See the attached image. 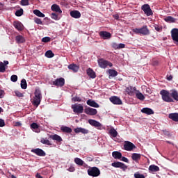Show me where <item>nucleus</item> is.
I'll use <instances>...</instances> for the list:
<instances>
[{
    "instance_id": "obj_54",
    "label": "nucleus",
    "mask_w": 178,
    "mask_h": 178,
    "mask_svg": "<svg viewBox=\"0 0 178 178\" xmlns=\"http://www.w3.org/2000/svg\"><path fill=\"white\" fill-rule=\"evenodd\" d=\"M67 170H68V172H74V170H76V168H74V165H70V167L67 168Z\"/></svg>"
},
{
    "instance_id": "obj_8",
    "label": "nucleus",
    "mask_w": 178,
    "mask_h": 178,
    "mask_svg": "<svg viewBox=\"0 0 178 178\" xmlns=\"http://www.w3.org/2000/svg\"><path fill=\"white\" fill-rule=\"evenodd\" d=\"M88 123L89 124H90V126H93V127H95L96 129H97V130L102 129V124H101V122L95 120L90 119L88 120Z\"/></svg>"
},
{
    "instance_id": "obj_20",
    "label": "nucleus",
    "mask_w": 178,
    "mask_h": 178,
    "mask_svg": "<svg viewBox=\"0 0 178 178\" xmlns=\"http://www.w3.org/2000/svg\"><path fill=\"white\" fill-rule=\"evenodd\" d=\"M87 105H88L89 106H92V108H99V104H98V103H96L95 101L89 99L87 102H86Z\"/></svg>"
},
{
    "instance_id": "obj_57",
    "label": "nucleus",
    "mask_w": 178,
    "mask_h": 178,
    "mask_svg": "<svg viewBox=\"0 0 178 178\" xmlns=\"http://www.w3.org/2000/svg\"><path fill=\"white\" fill-rule=\"evenodd\" d=\"M5 126V121L2 119H0V127H3Z\"/></svg>"
},
{
    "instance_id": "obj_32",
    "label": "nucleus",
    "mask_w": 178,
    "mask_h": 178,
    "mask_svg": "<svg viewBox=\"0 0 178 178\" xmlns=\"http://www.w3.org/2000/svg\"><path fill=\"white\" fill-rule=\"evenodd\" d=\"M112 156L115 159H122V153L120 152H113Z\"/></svg>"
},
{
    "instance_id": "obj_61",
    "label": "nucleus",
    "mask_w": 178,
    "mask_h": 178,
    "mask_svg": "<svg viewBox=\"0 0 178 178\" xmlns=\"http://www.w3.org/2000/svg\"><path fill=\"white\" fill-rule=\"evenodd\" d=\"M165 136H168L169 137V136H170V133H169V131H163Z\"/></svg>"
},
{
    "instance_id": "obj_4",
    "label": "nucleus",
    "mask_w": 178,
    "mask_h": 178,
    "mask_svg": "<svg viewBox=\"0 0 178 178\" xmlns=\"http://www.w3.org/2000/svg\"><path fill=\"white\" fill-rule=\"evenodd\" d=\"M71 108L74 112V113H76L77 115L80 113H83L84 112V106L81 104H74L71 106Z\"/></svg>"
},
{
    "instance_id": "obj_7",
    "label": "nucleus",
    "mask_w": 178,
    "mask_h": 178,
    "mask_svg": "<svg viewBox=\"0 0 178 178\" xmlns=\"http://www.w3.org/2000/svg\"><path fill=\"white\" fill-rule=\"evenodd\" d=\"M141 9L146 16H152V15H154L152 10H151V6H149V4L143 5Z\"/></svg>"
},
{
    "instance_id": "obj_52",
    "label": "nucleus",
    "mask_w": 178,
    "mask_h": 178,
    "mask_svg": "<svg viewBox=\"0 0 178 178\" xmlns=\"http://www.w3.org/2000/svg\"><path fill=\"white\" fill-rule=\"evenodd\" d=\"M34 22L36 24H42V21H41V19L40 18H35Z\"/></svg>"
},
{
    "instance_id": "obj_27",
    "label": "nucleus",
    "mask_w": 178,
    "mask_h": 178,
    "mask_svg": "<svg viewBox=\"0 0 178 178\" xmlns=\"http://www.w3.org/2000/svg\"><path fill=\"white\" fill-rule=\"evenodd\" d=\"M15 41L17 44H23V42H26V39L24 37L19 35L15 37Z\"/></svg>"
},
{
    "instance_id": "obj_23",
    "label": "nucleus",
    "mask_w": 178,
    "mask_h": 178,
    "mask_svg": "<svg viewBox=\"0 0 178 178\" xmlns=\"http://www.w3.org/2000/svg\"><path fill=\"white\" fill-rule=\"evenodd\" d=\"M13 26L17 29V30H18V31H22L24 28L23 24L19 21L14 22Z\"/></svg>"
},
{
    "instance_id": "obj_13",
    "label": "nucleus",
    "mask_w": 178,
    "mask_h": 178,
    "mask_svg": "<svg viewBox=\"0 0 178 178\" xmlns=\"http://www.w3.org/2000/svg\"><path fill=\"white\" fill-rule=\"evenodd\" d=\"M111 166L113 168H119L120 169H122V170L127 169V166L124 163L119 161L112 163Z\"/></svg>"
},
{
    "instance_id": "obj_63",
    "label": "nucleus",
    "mask_w": 178,
    "mask_h": 178,
    "mask_svg": "<svg viewBox=\"0 0 178 178\" xmlns=\"http://www.w3.org/2000/svg\"><path fill=\"white\" fill-rule=\"evenodd\" d=\"M7 65H9V61L4 60V65L6 67Z\"/></svg>"
},
{
    "instance_id": "obj_10",
    "label": "nucleus",
    "mask_w": 178,
    "mask_h": 178,
    "mask_svg": "<svg viewBox=\"0 0 178 178\" xmlns=\"http://www.w3.org/2000/svg\"><path fill=\"white\" fill-rule=\"evenodd\" d=\"M136 148V145L130 141H125L124 143V149L125 151H133Z\"/></svg>"
},
{
    "instance_id": "obj_26",
    "label": "nucleus",
    "mask_w": 178,
    "mask_h": 178,
    "mask_svg": "<svg viewBox=\"0 0 178 178\" xmlns=\"http://www.w3.org/2000/svg\"><path fill=\"white\" fill-rule=\"evenodd\" d=\"M149 173H154L155 172H159V167L155 165H151L149 167Z\"/></svg>"
},
{
    "instance_id": "obj_18",
    "label": "nucleus",
    "mask_w": 178,
    "mask_h": 178,
    "mask_svg": "<svg viewBox=\"0 0 178 178\" xmlns=\"http://www.w3.org/2000/svg\"><path fill=\"white\" fill-rule=\"evenodd\" d=\"M74 133L79 134L82 133V134H88L90 133V131L86 128L82 127H77L74 129Z\"/></svg>"
},
{
    "instance_id": "obj_14",
    "label": "nucleus",
    "mask_w": 178,
    "mask_h": 178,
    "mask_svg": "<svg viewBox=\"0 0 178 178\" xmlns=\"http://www.w3.org/2000/svg\"><path fill=\"white\" fill-rule=\"evenodd\" d=\"M31 152H33V154H35L38 156H45V155H47V153H45L42 149L40 148L32 149Z\"/></svg>"
},
{
    "instance_id": "obj_40",
    "label": "nucleus",
    "mask_w": 178,
    "mask_h": 178,
    "mask_svg": "<svg viewBox=\"0 0 178 178\" xmlns=\"http://www.w3.org/2000/svg\"><path fill=\"white\" fill-rule=\"evenodd\" d=\"M33 13L34 15H35V16H38V17H45V15L41 13V11H40L39 10H34Z\"/></svg>"
},
{
    "instance_id": "obj_2",
    "label": "nucleus",
    "mask_w": 178,
    "mask_h": 178,
    "mask_svg": "<svg viewBox=\"0 0 178 178\" xmlns=\"http://www.w3.org/2000/svg\"><path fill=\"white\" fill-rule=\"evenodd\" d=\"M160 95L164 102H174L173 98H172V92L167 90H161L160 91Z\"/></svg>"
},
{
    "instance_id": "obj_28",
    "label": "nucleus",
    "mask_w": 178,
    "mask_h": 178,
    "mask_svg": "<svg viewBox=\"0 0 178 178\" xmlns=\"http://www.w3.org/2000/svg\"><path fill=\"white\" fill-rule=\"evenodd\" d=\"M88 76L90 77L91 79H95L97 77V75L95 74V72L92 70L91 68H88L86 71Z\"/></svg>"
},
{
    "instance_id": "obj_25",
    "label": "nucleus",
    "mask_w": 178,
    "mask_h": 178,
    "mask_svg": "<svg viewBox=\"0 0 178 178\" xmlns=\"http://www.w3.org/2000/svg\"><path fill=\"white\" fill-rule=\"evenodd\" d=\"M68 69L70 70H72V72H74V73H76V72H79V69H80V67H79V65H77L76 64H70L68 65Z\"/></svg>"
},
{
    "instance_id": "obj_24",
    "label": "nucleus",
    "mask_w": 178,
    "mask_h": 178,
    "mask_svg": "<svg viewBox=\"0 0 178 178\" xmlns=\"http://www.w3.org/2000/svg\"><path fill=\"white\" fill-rule=\"evenodd\" d=\"M51 9L53 12H56L57 13H62V10L60 9V7L58 6L57 4H53L51 7Z\"/></svg>"
},
{
    "instance_id": "obj_1",
    "label": "nucleus",
    "mask_w": 178,
    "mask_h": 178,
    "mask_svg": "<svg viewBox=\"0 0 178 178\" xmlns=\"http://www.w3.org/2000/svg\"><path fill=\"white\" fill-rule=\"evenodd\" d=\"M34 97L32 99V104L34 106L38 107L41 104V100L42 99V95L41 94V90L40 89H35L34 92Z\"/></svg>"
},
{
    "instance_id": "obj_55",
    "label": "nucleus",
    "mask_w": 178,
    "mask_h": 178,
    "mask_svg": "<svg viewBox=\"0 0 178 178\" xmlns=\"http://www.w3.org/2000/svg\"><path fill=\"white\" fill-rule=\"evenodd\" d=\"M112 47L114 49H118V46L119 44H118L117 43L115 42H113L112 43Z\"/></svg>"
},
{
    "instance_id": "obj_3",
    "label": "nucleus",
    "mask_w": 178,
    "mask_h": 178,
    "mask_svg": "<svg viewBox=\"0 0 178 178\" xmlns=\"http://www.w3.org/2000/svg\"><path fill=\"white\" fill-rule=\"evenodd\" d=\"M132 31L133 33H135V34H142V35H148L149 34V30H148L147 26H143L140 29H132Z\"/></svg>"
},
{
    "instance_id": "obj_9",
    "label": "nucleus",
    "mask_w": 178,
    "mask_h": 178,
    "mask_svg": "<svg viewBox=\"0 0 178 178\" xmlns=\"http://www.w3.org/2000/svg\"><path fill=\"white\" fill-rule=\"evenodd\" d=\"M171 38L174 44L178 45V29H173L171 31Z\"/></svg>"
},
{
    "instance_id": "obj_42",
    "label": "nucleus",
    "mask_w": 178,
    "mask_h": 178,
    "mask_svg": "<svg viewBox=\"0 0 178 178\" xmlns=\"http://www.w3.org/2000/svg\"><path fill=\"white\" fill-rule=\"evenodd\" d=\"M6 72V67L3 63H0V73H5Z\"/></svg>"
},
{
    "instance_id": "obj_46",
    "label": "nucleus",
    "mask_w": 178,
    "mask_h": 178,
    "mask_svg": "<svg viewBox=\"0 0 178 178\" xmlns=\"http://www.w3.org/2000/svg\"><path fill=\"white\" fill-rule=\"evenodd\" d=\"M72 102H81V98L80 97H74L72 98Z\"/></svg>"
},
{
    "instance_id": "obj_45",
    "label": "nucleus",
    "mask_w": 178,
    "mask_h": 178,
    "mask_svg": "<svg viewBox=\"0 0 178 178\" xmlns=\"http://www.w3.org/2000/svg\"><path fill=\"white\" fill-rule=\"evenodd\" d=\"M51 17L53 19V20H60V17L58 15H56V13H51Z\"/></svg>"
},
{
    "instance_id": "obj_53",
    "label": "nucleus",
    "mask_w": 178,
    "mask_h": 178,
    "mask_svg": "<svg viewBox=\"0 0 178 178\" xmlns=\"http://www.w3.org/2000/svg\"><path fill=\"white\" fill-rule=\"evenodd\" d=\"M42 42H49L51 41V38L49 37H44L42 39Z\"/></svg>"
},
{
    "instance_id": "obj_60",
    "label": "nucleus",
    "mask_w": 178,
    "mask_h": 178,
    "mask_svg": "<svg viewBox=\"0 0 178 178\" xmlns=\"http://www.w3.org/2000/svg\"><path fill=\"white\" fill-rule=\"evenodd\" d=\"M154 29L156 31H161V28L158 25H156Z\"/></svg>"
},
{
    "instance_id": "obj_35",
    "label": "nucleus",
    "mask_w": 178,
    "mask_h": 178,
    "mask_svg": "<svg viewBox=\"0 0 178 178\" xmlns=\"http://www.w3.org/2000/svg\"><path fill=\"white\" fill-rule=\"evenodd\" d=\"M74 161L78 166H83L86 163L81 159L77 157L74 159Z\"/></svg>"
},
{
    "instance_id": "obj_17",
    "label": "nucleus",
    "mask_w": 178,
    "mask_h": 178,
    "mask_svg": "<svg viewBox=\"0 0 178 178\" xmlns=\"http://www.w3.org/2000/svg\"><path fill=\"white\" fill-rule=\"evenodd\" d=\"M99 34L103 40H110L111 37H112L111 33L108 31H100Z\"/></svg>"
},
{
    "instance_id": "obj_41",
    "label": "nucleus",
    "mask_w": 178,
    "mask_h": 178,
    "mask_svg": "<svg viewBox=\"0 0 178 178\" xmlns=\"http://www.w3.org/2000/svg\"><path fill=\"white\" fill-rule=\"evenodd\" d=\"M21 88H22V90L27 88V81H26L24 79L21 81Z\"/></svg>"
},
{
    "instance_id": "obj_50",
    "label": "nucleus",
    "mask_w": 178,
    "mask_h": 178,
    "mask_svg": "<svg viewBox=\"0 0 178 178\" xmlns=\"http://www.w3.org/2000/svg\"><path fill=\"white\" fill-rule=\"evenodd\" d=\"M21 5L22 6H27L29 5V0H22L21 1Z\"/></svg>"
},
{
    "instance_id": "obj_5",
    "label": "nucleus",
    "mask_w": 178,
    "mask_h": 178,
    "mask_svg": "<svg viewBox=\"0 0 178 178\" xmlns=\"http://www.w3.org/2000/svg\"><path fill=\"white\" fill-rule=\"evenodd\" d=\"M88 175L92 177H98L101 175V170L97 167H92L88 170Z\"/></svg>"
},
{
    "instance_id": "obj_51",
    "label": "nucleus",
    "mask_w": 178,
    "mask_h": 178,
    "mask_svg": "<svg viewBox=\"0 0 178 178\" xmlns=\"http://www.w3.org/2000/svg\"><path fill=\"white\" fill-rule=\"evenodd\" d=\"M10 80L13 83H16V81H17V75H12L11 77H10Z\"/></svg>"
},
{
    "instance_id": "obj_38",
    "label": "nucleus",
    "mask_w": 178,
    "mask_h": 178,
    "mask_svg": "<svg viewBox=\"0 0 178 178\" xmlns=\"http://www.w3.org/2000/svg\"><path fill=\"white\" fill-rule=\"evenodd\" d=\"M108 74H109V79H111V77H116V76H118V72L115 70H109Z\"/></svg>"
},
{
    "instance_id": "obj_16",
    "label": "nucleus",
    "mask_w": 178,
    "mask_h": 178,
    "mask_svg": "<svg viewBox=\"0 0 178 178\" xmlns=\"http://www.w3.org/2000/svg\"><path fill=\"white\" fill-rule=\"evenodd\" d=\"M53 86H57L58 87H63L65 86V79L60 78L53 81Z\"/></svg>"
},
{
    "instance_id": "obj_62",
    "label": "nucleus",
    "mask_w": 178,
    "mask_h": 178,
    "mask_svg": "<svg viewBox=\"0 0 178 178\" xmlns=\"http://www.w3.org/2000/svg\"><path fill=\"white\" fill-rule=\"evenodd\" d=\"M35 177L37 178H42V176H41V175L40 173H37L35 175Z\"/></svg>"
},
{
    "instance_id": "obj_30",
    "label": "nucleus",
    "mask_w": 178,
    "mask_h": 178,
    "mask_svg": "<svg viewBox=\"0 0 178 178\" xmlns=\"http://www.w3.org/2000/svg\"><path fill=\"white\" fill-rule=\"evenodd\" d=\"M168 118L173 120L174 122H178V113H170Z\"/></svg>"
},
{
    "instance_id": "obj_37",
    "label": "nucleus",
    "mask_w": 178,
    "mask_h": 178,
    "mask_svg": "<svg viewBox=\"0 0 178 178\" xmlns=\"http://www.w3.org/2000/svg\"><path fill=\"white\" fill-rule=\"evenodd\" d=\"M165 22H166L167 23H175V22H176V19H175L172 16H168L166 17L165 18H164Z\"/></svg>"
},
{
    "instance_id": "obj_44",
    "label": "nucleus",
    "mask_w": 178,
    "mask_h": 178,
    "mask_svg": "<svg viewBox=\"0 0 178 178\" xmlns=\"http://www.w3.org/2000/svg\"><path fill=\"white\" fill-rule=\"evenodd\" d=\"M40 143H42V144H45L46 145H51V142L48 139L42 138Z\"/></svg>"
},
{
    "instance_id": "obj_21",
    "label": "nucleus",
    "mask_w": 178,
    "mask_h": 178,
    "mask_svg": "<svg viewBox=\"0 0 178 178\" xmlns=\"http://www.w3.org/2000/svg\"><path fill=\"white\" fill-rule=\"evenodd\" d=\"M31 129L33 130V131H35V133H40V131H41V129H40V125L35 122L31 124Z\"/></svg>"
},
{
    "instance_id": "obj_11",
    "label": "nucleus",
    "mask_w": 178,
    "mask_h": 178,
    "mask_svg": "<svg viewBox=\"0 0 178 178\" xmlns=\"http://www.w3.org/2000/svg\"><path fill=\"white\" fill-rule=\"evenodd\" d=\"M84 112L86 115H89V116H95L98 113L97 109L90 107L85 108Z\"/></svg>"
},
{
    "instance_id": "obj_12",
    "label": "nucleus",
    "mask_w": 178,
    "mask_h": 178,
    "mask_svg": "<svg viewBox=\"0 0 178 178\" xmlns=\"http://www.w3.org/2000/svg\"><path fill=\"white\" fill-rule=\"evenodd\" d=\"M109 100L114 105H122L123 104V102H122V99H120V98L118 97V96H112L109 98Z\"/></svg>"
},
{
    "instance_id": "obj_58",
    "label": "nucleus",
    "mask_w": 178,
    "mask_h": 178,
    "mask_svg": "<svg viewBox=\"0 0 178 178\" xmlns=\"http://www.w3.org/2000/svg\"><path fill=\"white\" fill-rule=\"evenodd\" d=\"M126 47V44L123 43H120L118 44V49H122V48H124Z\"/></svg>"
},
{
    "instance_id": "obj_56",
    "label": "nucleus",
    "mask_w": 178,
    "mask_h": 178,
    "mask_svg": "<svg viewBox=\"0 0 178 178\" xmlns=\"http://www.w3.org/2000/svg\"><path fill=\"white\" fill-rule=\"evenodd\" d=\"M121 161H122V162H126L127 163H129V159L124 156L121 157Z\"/></svg>"
},
{
    "instance_id": "obj_36",
    "label": "nucleus",
    "mask_w": 178,
    "mask_h": 178,
    "mask_svg": "<svg viewBox=\"0 0 178 178\" xmlns=\"http://www.w3.org/2000/svg\"><path fill=\"white\" fill-rule=\"evenodd\" d=\"M109 134L113 137V138H115V137H118V131L115 130L114 128H111L109 130Z\"/></svg>"
},
{
    "instance_id": "obj_15",
    "label": "nucleus",
    "mask_w": 178,
    "mask_h": 178,
    "mask_svg": "<svg viewBox=\"0 0 178 178\" xmlns=\"http://www.w3.org/2000/svg\"><path fill=\"white\" fill-rule=\"evenodd\" d=\"M125 92L128 94V95L133 97V95H134V92H137V88L136 87L129 86L126 88Z\"/></svg>"
},
{
    "instance_id": "obj_29",
    "label": "nucleus",
    "mask_w": 178,
    "mask_h": 178,
    "mask_svg": "<svg viewBox=\"0 0 178 178\" xmlns=\"http://www.w3.org/2000/svg\"><path fill=\"white\" fill-rule=\"evenodd\" d=\"M50 138H51V140H54L55 141H57V143H62V141H63V140L62 139V137H60L58 134L50 136Z\"/></svg>"
},
{
    "instance_id": "obj_47",
    "label": "nucleus",
    "mask_w": 178,
    "mask_h": 178,
    "mask_svg": "<svg viewBox=\"0 0 178 178\" xmlns=\"http://www.w3.org/2000/svg\"><path fill=\"white\" fill-rule=\"evenodd\" d=\"M23 15V8H20L19 10H17L15 13V16L20 17Z\"/></svg>"
},
{
    "instance_id": "obj_34",
    "label": "nucleus",
    "mask_w": 178,
    "mask_h": 178,
    "mask_svg": "<svg viewBox=\"0 0 178 178\" xmlns=\"http://www.w3.org/2000/svg\"><path fill=\"white\" fill-rule=\"evenodd\" d=\"M171 98L175 101H178V92L176 90H171Z\"/></svg>"
},
{
    "instance_id": "obj_59",
    "label": "nucleus",
    "mask_w": 178,
    "mask_h": 178,
    "mask_svg": "<svg viewBox=\"0 0 178 178\" xmlns=\"http://www.w3.org/2000/svg\"><path fill=\"white\" fill-rule=\"evenodd\" d=\"M5 95V91H3V90H0V98H3Z\"/></svg>"
},
{
    "instance_id": "obj_22",
    "label": "nucleus",
    "mask_w": 178,
    "mask_h": 178,
    "mask_svg": "<svg viewBox=\"0 0 178 178\" xmlns=\"http://www.w3.org/2000/svg\"><path fill=\"white\" fill-rule=\"evenodd\" d=\"M140 111L142 113H145V115H154V110L148 107L143 108Z\"/></svg>"
},
{
    "instance_id": "obj_6",
    "label": "nucleus",
    "mask_w": 178,
    "mask_h": 178,
    "mask_svg": "<svg viewBox=\"0 0 178 178\" xmlns=\"http://www.w3.org/2000/svg\"><path fill=\"white\" fill-rule=\"evenodd\" d=\"M98 65H99V67H102V69H106V67H108V66H109V67H112V66H113L112 63H111L108 60H106L103 58H100L98 60Z\"/></svg>"
},
{
    "instance_id": "obj_48",
    "label": "nucleus",
    "mask_w": 178,
    "mask_h": 178,
    "mask_svg": "<svg viewBox=\"0 0 178 178\" xmlns=\"http://www.w3.org/2000/svg\"><path fill=\"white\" fill-rule=\"evenodd\" d=\"M15 94L16 97H18V98H22V97H24L23 93L20 92L19 90H15Z\"/></svg>"
},
{
    "instance_id": "obj_19",
    "label": "nucleus",
    "mask_w": 178,
    "mask_h": 178,
    "mask_svg": "<svg viewBox=\"0 0 178 178\" xmlns=\"http://www.w3.org/2000/svg\"><path fill=\"white\" fill-rule=\"evenodd\" d=\"M70 15L74 19H80L81 17V13L79 10H72Z\"/></svg>"
},
{
    "instance_id": "obj_64",
    "label": "nucleus",
    "mask_w": 178,
    "mask_h": 178,
    "mask_svg": "<svg viewBox=\"0 0 178 178\" xmlns=\"http://www.w3.org/2000/svg\"><path fill=\"white\" fill-rule=\"evenodd\" d=\"M8 178H17L15 175H10Z\"/></svg>"
},
{
    "instance_id": "obj_33",
    "label": "nucleus",
    "mask_w": 178,
    "mask_h": 178,
    "mask_svg": "<svg viewBox=\"0 0 178 178\" xmlns=\"http://www.w3.org/2000/svg\"><path fill=\"white\" fill-rule=\"evenodd\" d=\"M136 96L138 99H140V101H144V99H145V97L144 96V95H143V93H141L138 90H136Z\"/></svg>"
},
{
    "instance_id": "obj_39",
    "label": "nucleus",
    "mask_w": 178,
    "mask_h": 178,
    "mask_svg": "<svg viewBox=\"0 0 178 178\" xmlns=\"http://www.w3.org/2000/svg\"><path fill=\"white\" fill-rule=\"evenodd\" d=\"M60 130L63 133H72V128H70L69 127L63 126V127H61Z\"/></svg>"
},
{
    "instance_id": "obj_43",
    "label": "nucleus",
    "mask_w": 178,
    "mask_h": 178,
    "mask_svg": "<svg viewBox=\"0 0 178 178\" xmlns=\"http://www.w3.org/2000/svg\"><path fill=\"white\" fill-rule=\"evenodd\" d=\"M45 56H46L47 58H54V56H55V54H54V53L52 52V51L48 50V51H46V53H45Z\"/></svg>"
},
{
    "instance_id": "obj_49",
    "label": "nucleus",
    "mask_w": 178,
    "mask_h": 178,
    "mask_svg": "<svg viewBox=\"0 0 178 178\" xmlns=\"http://www.w3.org/2000/svg\"><path fill=\"white\" fill-rule=\"evenodd\" d=\"M134 177L135 178H145V176L143 174H140L139 172H136L134 174Z\"/></svg>"
},
{
    "instance_id": "obj_31",
    "label": "nucleus",
    "mask_w": 178,
    "mask_h": 178,
    "mask_svg": "<svg viewBox=\"0 0 178 178\" xmlns=\"http://www.w3.org/2000/svg\"><path fill=\"white\" fill-rule=\"evenodd\" d=\"M131 159L137 162L141 159V154L138 153H133L131 156Z\"/></svg>"
}]
</instances>
